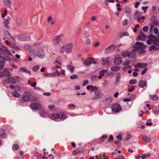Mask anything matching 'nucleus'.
I'll list each match as a JSON object with an SVG mask.
<instances>
[{"label": "nucleus", "instance_id": "4be33fe9", "mask_svg": "<svg viewBox=\"0 0 159 159\" xmlns=\"http://www.w3.org/2000/svg\"><path fill=\"white\" fill-rule=\"evenodd\" d=\"M142 140L144 142H150L151 141V138L147 136H144L142 138Z\"/></svg>", "mask_w": 159, "mask_h": 159}, {"label": "nucleus", "instance_id": "dca6fc26", "mask_svg": "<svg viewBox=\"0 0 159 159\" xmlns=\"http://www.w3.org/2000/svg\"><path fill=\"white\" fill-rule=\"evenodd\" d=\"M49 117L51 119L56 120L57 119V113H52L49 115Z\"/></svg>", "mask_w": 159, "mask_h": 159}, {"label": "nucleus", "instance_id": "c756f323", "mask_svg": "<svg viewBox=\"0 0 159 159\" xmlns=\"http://www.w3.org/2000/svg\"><path fill=\"white\" fill-rule=\"evenodd\" d=\"M20 70L24 71L25 73H28L29 74H31V73L30 71L29 70H28L25 68L20 67Z\"/></svg>", "mask_w": 159, "mask_h": 159}, {"label": "nucleus", "instance_id": "4d7b16f0", "mask_svg": "<svg viewBox=\"0 0 159 159\" xmlns=\"http://www.w3.org/2000/svg\"><path fill=\"white\" fill-rule=\"evenodd\" d=\"M131 137V135L130 134H128L125 138V140H128Z\"/></svg>", "mask_w": 159, "mask_h": 159}, {"label": "nucleus", "instance_id": "5fc2aeb1", "mask_svg": "<svg viewBox=\"0 0 159 159\" xmlns=\"http://www.w3.org/2000/svg\"><path fill=\"white\" fill-rule=\"evenodd\" d=\"M39 68V66H36L34 67L33 68V70L34 71H36L38 70Z\"/></svg>", "mask_w": 159, "mask_h": 159}, {"label": "nucleus", "instance_id": "6e6d98bb", "mask_svg": "<svg viewBox=\"0 0 159 159\" xmlns=\"http://www.w3.org/2000/svg\"><path fill=\"white\" fill-rule=\"evenodd\" d=\"M88 83V81L87 80H85L83 82L82 85L83 86H84L87 84Z\"/></svg>", "mask_w": 159, "mask_h": 159}, {"label": "nucleus", "instance_id": "e2e57ef3", "mask_svg": "<svg viewBox=\"0 0 159 159\" xmlns=\"http://www.w3.org/2000/svg\"><path fill=\"white\" fill-rule=\"evenodd\" d=\"M107 138V136L106 135H103L101 137V140L102 141H104V139H106Z\"/></svg>", "mask_w": 159, "mask_h": 159}, {"label": "nucleus", "instance_id": "2eb2a0df", "mask_svg": "<svg viewBox=\"0 0 159 159\" xmlns=\"http://www.w3.org/2000/svg\"><path fill=\"white\" fill-rule=\"evenodd\" d=\"M147 85L146 82L144 80H141L139 82V87L143 88Z\"/></svg>", "mask_w": 159, "mask_h": 159}, {"label": "nucleus", "instance_id": "8fccbe9b", "mask_svg": "<svg viewBox=\"0 0 159 159\" xmlns=\"http://www.w3.org/2000/svg\"><path fill=\"white\" fill-rule=\"evenodd\" d=\"M122 24L123 26H126L128 24V20H124L122 22Z\"/></svg>", "mask_w": 159, "mask_h": 159}, {"label": "nucleus", "instance_id": "72a5a7b5", "mask_svg": "<svg viewBox=\"0 0 159 159\" xmlns=\"http://www.w3.org/2000/svg\"><path fill=\"white\" fill-rule=\"evenodd\" d=\"M30 52L32 56H34V57H36L37 56V54L35 50L33 49L31 50Z\"/></svg>", "mask_w": 159, "mask_h": 159}, {"label": "nucleus", "instance_id": "49530a36", "mask_svg": "<svg viewBox=\"0 0 159 159\" xmlns=\"http://www.w3.org/2000/svg\"><path fill=\"white\" fill-rule=\"evenodd\" d=\"M109 2H114V0H105V3L107 5H108Z\"/></svg>", "mask_w": 159, "mask_h": 159}, {"label": "nucleus", "instance_id": "a18cd8bd", "mask_svg": "<svg viewBox=\"0 0 159 159\" xmlns=\"http://www.w3.org/2000/svg\"><path fill=\"white\" fill-rule=\"evenodd\" d=\"M137 82L136 80H131L129 82V83L130 84H136Z\"/></svg>", "mask_w": 159, "mask_h": 159}, {"label": "nucleus", "instance_id": "393cba45", "mask_svg": "<svg viewBox=\"0 0 159 159\" xmlns=\"http://www.w3.org/2000/svg\"><path fill=\"white\" fill-rule=\"evenodd\" d=\"M141 15V13L138 11H136L134 14V17L135 19H137L138 20V18H139V17Z\"/></svg>", "mask_w": 159, "mask_h": 159}, {"label": "nucleus", "instance_id": "a878e982", "mask_svg": "<svg viewBox=\"0 0 159 159\" xmlns=\"http://www.w3.org/2000/svg\"><path fill=\"white\" fill-rule=\"evenodd\" d=\"M67 69L68 70L71 71V72H72L74 71L75 69V67L72 65H68L67 66Z\"/></svg>", "mask_w": 159, "mask_h": 159}, {"label": "nucleus", "instance_id": "4468645a", "mask_svg": "<svg viewBox=\"0 0 159 159\" xmlns=\"http://www.w3.org/2000/svg\"><path fill=\"white\" fill-rule=\"evenodd\" d=\"M19 39L25 41L30 39V37L26 35L21 34L19 36Z\"/></svg>", "mask_w": 159, "mask_h": 159}, {"label": "nucleus", "instance_id": "aec40b11", "mask_svg": "<svg viewBox=\"0 0 159 159\" xmlns=\"http://www.w3.org/2000/svg\"><path fill=\"white\" fill-rule=\"evenodd\" d=\"M146 66V65L144 63H139L135 65L134 67L136 68H143Z\"/></svg>", "mask_w": 159, "mask_h": 159}, {"label": "nucleus", "instance_id": "f03ea898", "mask_svg": "<svg viewBox=\"0 0 159 159\" xmlns=\"http://www.w3.org/2000/svg\"><path fill=\"white\" fill-rule=\"evenodd\" d=\"M73 46V44L70 43L67 44L65 46H63L61 48L60 52L63 53L65 51L67 54L70 53L72 51Z\"/></svg>", "mask_w": 159, "mask_h": 159}, {"label": "nucleus", "instance_id": "cd10ccee", "mask_svg": "<svg viewBox=\"0 0 159 159\" xmlns=\"http://www.w3.org/2000/svg\"><path fill=\"white\" fill-rule=\"evenodd\" d=\"M10 18L9 17H7L6 18L4 22V25L6 27H7L9 23Z\"/></svg>", "mask_w": 159, "mask_h": 159}, {"label": "nucleus", "instance_id": "3c124183", "mask_svg": "<svg viewBox=\"0 0 159 159\" xmlns=\"http://www.w3.org/2000/svg\"><path fill=\"white\" fill-rule=\"evenodd\" d=\"M61 58L60 57H58L56 59V61L54 62L55 64L58 63L59 65L61 64V63L60 61H58V60H59Z\"/></svg>", "mask_w": 159, "mask_h": 159}, {"label": "nucleus", "instance_id": "c9c22d12", "mask_svg": "<svg viewBox=\"0 0 159 159\" xmlns=\"http://www.w3.org/2000/svg\"><path fill=\"white\" fill-rule=\"evenodd\" d=\"M49 109L51 110H56L57 108L55 107L54 105H49L48 107Z\"/></svg>", "mask_w": 159, "mask_h": 159}, {"label": "nucleus", "instance_id": "7ed1b4c3", "mask_svg": "<svg viewBox=\"0 0 159 159\" xmlns=\"http://www.w3.org/2000/svg\"><path fill=\"white\" fill-rule=\"evenodd\" d=\"M0 53L3 55H7L8 56L6 57L7 60L10 61L11 60L10 56H11V53L7 49L6 47L2 45H0Z\"/></svg>", "mask_w": 159, "mask_h": 159}, {"label": "nucleus", "instance_id": "4c0bfd02", "mask_svg": "<svg viewBox=\"0 0 159 159\" xmlns=\"http://www.w3.org/2000/svg\"><path fill=\"white\" fill-rule=\"evenodd\" d=\"M150 98L152 100L154 101L157 100L158 98V96L156 94H155L152 96H151Z\"/></svg>", "mask_w": 159, "mask_h": 159}, {"label": "nucleus", "instance_id": "1a4fd4ad", "mask_svg": "<svg viewBox=\"0 0 159 159\" xmlns=\"http://www.w3.org/2000/svg\"><path fill=\"white\" fill-rule=\"evenodd\" d=\"M43 75L45 77H55L57 76H59L60 75V74L58 70H57L55 72L52 73L43 74Z\"/></svg>", "mask_w": 159, "mask_h": 159}, {"label": "nucleus", "instance_id": "58836bf2", "mask_svg": "<svg viewBox=\"0 0 159 159\" xmlns=\"http://www.w3.org/2000/svg\"><path fill=\"white\" fill-rule=\"evenodd\" d=\"M130 62V60H126L122 63V65L124 66H127L129 65Z\"/></svg>", "mask_w": 159, "mask_h": 159}, {"label": "nucleus", "instance_id": "e433bc0d", "mask_svg": "<svg viewBox=\"0 0 159 159\" xmlns=\"http://www.w3.org/2000/svg\"><path fill=\"white\" fill-rule=\"evenodd\" d=\"M131 68L132 66L130 65H128L126 66H123V70L124 71H126L128 69H131Z\"/></svg>", "mask_w": 159, "mask_h": 159}, {"label": "nucleus", "instance_id": "864d4df0", "mask_svg": "<svg viewBox=\"0 0 159 159\" xmlns=\"http://www.w3.org/2000/svg\"><path fill=\"white\" fill-rule=\"evenodd\" d=\"M4 66V63L1 61H0V70H2Z\"/></svg>", "mask_w": 159, "mask_h": 159}, {"label": "nucleus", "instance_id": "423d86ee", "mask_svg": "<svg viewBox=\"0 0 159 159\" xmlns=\"http://www.w3.org/2000/svg\"><path fill=\"white\" fill-rule=\"evenodd\" d=\"M31 95L28 92H25L22 95L21 98L23 101L25 102H29L31 99Z\"/></svg>", "mask_w": 159, "mask_h": 159}, {"label": "nucleus", "instance_id": "09e8293b", "mask_svg": "<svg viewBox=\"0 0 159 159\" xmlns=\"http://www.w3.org/2000/svg\"><path fill=\"white\" fill-rule=\"evenodd\" d=\"M112 46H109L105 50V52L106 53H107L108 52L111 51V50L110 49V48H111Z\"/></svg>", "mask_w": 159, "mask_h": 159}, {"label": "nucleus", "instance_id": "79ce46f5", "mask_svg": "<svg viewBox=\"0 0 159 159\" xmlns=\"http://www.w3.org/2000/svg\"><path fill=\"white\" fill-rule=\"evenodd\" d=\"M91 91L90 92L91 93L92 92H96L97 90V88L96 86H92L91 88Z\"/></svg>", "mask_w": 159, "mask_h": 159}, {"label": "nucleus", "instance_id": "052dcab7", "mask_svg": "<svg viewBox=\"0 0 159 159\" xmlns=\"http://www.w3.org/2000/svg\"><path fill=\"white\" fill-rule=\"evenodd\" d=\"M30 46L28 45H25L24 46V48L26 50H28L30 49Z\"/></svg>", "mask_w": 159, "mask_h": 159}, {"label": "nucleus", "instance_id": "7c9ffc66", "mask_svg": "<svg viewBox=\"0 0 159 159\" xmlns=\"http://www.w3.org/2000/svg\"><path fill=\"white\" fill-rule=\"evenodd\" d=\"M12 95L13 96L15 97L19 98L20 96V94L19 93V92L14 91V92L13 93Z\"/></svg>", "mask_w": 159, "mask_h": 159}, {"label": "nucleus", "instance_id": "bb28decb", "mask_svg": "<svg viewBox=\"0 0 159 159\" xmlns=\"http://www.w3.org/2000/svg\"><path fill=\"white\" fill-rule=\"evenodd\" d=\"M120 68L119 66H114L111 67V70L112 71H117L120 70Z\"/></svg>", "mask_w": 159, "mask_h": 159}, {"label": "nucleus", "instance_id": "f704fd0d", "mask_svg": "<svg viewBox=\"0 0 159 159\" xmlns=\"http://www.w3.org/2000/svg\"><path fill=\"white\" fill-rule=\"evenodd\" d=\"M2 73L4 77V76H8L10 75L9 72L7 70H4L2 71Z\"/></svg>", "mask_w": 159, "mask_h": 159}, {"label": "nucleus", "instance_id": "bf43d9fd", "mask_svg": "<svg viewBox=\"0 0 159 159\" xmlns=\"http://www.w3.org/2000/svg\"><path fill=\"white\" fill-rule=\"evenodd\" d=\"M154 31L155 34H157L158 32V30L157 28H155L154 29Z\"/></svg>", "mask_w": 159, "mask_h": 159}, {"label": "nucleus", "instance_id": "c03bdc74", "mask_svg": "<svg viewBox=\"0 0 159 159\" xmlns=\"http://www.w3.org/2000/svg\"><path fill=\"white\" fill-rule=\"evenodd\" d=\"M15 91H16L18 92H20L21 91L20 87L16 85L15 88Z\"/></svg>", "mask_w": 159, "mask_h": 159}, {"label": "nucleus", "instance_id": "13d9d810", "mask_svg": "<svg viewBox=\"0 0 159 159\" xmlns=\"http://www.w3.org/2000/svg\"><path fill=\"white\" fill-rule=\"evenodd\" d=\"M77 75H71L70 76V78L71 79H75L77 78Z\"/></svg>", "mask_w": 159, "mask_h": 159}, {"label": "nucleus", "instance_id": "9d476101", "mask_svg": "<svg viewBox=\"0 0 159 159\" xmlns=\"http://www.w3.org/2000/svg\"><path fill=\"white\" fill-rule=\"evenodd\" d=\"M45 53L43 49L42 48H39L37 51V56L39 57L42 58L45 56Z\"/></svg>", "mask_w": 159, "mask_h": 159}, {"label": "nucleus", "instance_id": "0e129e2a", "mask_svg": "<svg viewBox=\"0 0 159 159\" xmlns=\"http://www.w3.org/2000/svg\"><path fill=\"white\" fill-rule=\"evenodd\" d=\"M115 159H125V157L123 156L122 155L116 158Z\"/></svg>", "mask_w": 159, "mask_h": 159}, {"label": "nucleus", "instance_id": "ea45409f", "mask_svg": "<svg viewBox=\"0 0 159 159\" xmlns=\"http://www.w3.org/2000/svg\"><path fill=\"white\" fill-rule=\"evenodd\" d=\"M98 76L97 75H93L91 77V79L93 81H95L97 80Z\"/></svg>", "mask_w": 159, "mask_h": 159}, {"label": "nucleus", "instance_id": "37998d69", "mask_svg": "<svg viewBox=\"0 0 159 159\" xmlns=\"http://www.w3.org/2000/svg\"><path fill=\"white\" fill-rule=\"evenodd\" d=\"M19 148V145L17 144H14L12 146V148L15 150H17Z\"/></svg>", "mask_w": 159, "mask_h": 159}, {"label": "nucleus", "instance_id": "b1692460", "mask_svg": "<svg viewBox=\"0 0 159 159\" xmlns=\"http://www.w3.org/2000/svg\"><path fill=\"white\" fill-rule=\"evenodd\" d=\"M4 3L7 7H11V2L10 0H4Z\"/></svg>", "mask_w": 159, "mask_h": 159}, {"label": "nucleus", "instance_id": "f3484780", "mask_svg": "<svg viewBox=\"0 0 159 159\" xmlns=\"http://www.w3.org/2000/svg\"><path fill=\"white\" fill-rule=\"evenodd\" d=\"M57 119L59 118L60 119L64 120L66 118V115L65 113H57Z\"/></svg>", "mask_w": 159, "mask_h": 159}, {"label": "nucleus", "instance_id": "de8ad7c7", "mask_svg": "<svg viewBox=\"0 0 159 159\" xmlns=\"http://www.w3.org/2000/svg\"><path fill=\"white\" fill-rule=\"evenodd\" d=\"M21 20L20 18H18L16 20V23L18 25H20L21 23Z\"/></svg>", "mask_w": 159, "mask_h": 159}, {"label": "nucleus", "instance_id": "0eeeda50", "mask_svg": "<svg viewBox=\"0 0 159 159\" xmlns=\"http://www.w3.org/2000/svg\"><path fill=\"white\" fill-rule=\"evenodd\" d=\"M121 110L120 106L119 104H115L112 107V110L113 112L115 113L120 112Z\"/></svg>", "mask_w": 159, "mask_h": 159}, {"label": "nucleus", "instance_id": "2f4dec72", "mask_svg": "<svg viewBox=\"0 0 159 159\" xmlns=\"http://www.w3.org/2000/svg\"><path fill=\"white\" fill-rule=\"evenodd\" d=\"M158 46L159 45L156 46V47H155L154 45H153L150 47L149 50H157L159 49V47Z\"/></svg>", "mask_w": 159, "mask_h": 159}, {"label": "nucleus", "instance_id": "39448f33", "mask_svg": "<svg viewBox=\"0 0 159 159\" xmlns=\"http://www.w3.org/2000/svg\"><path fill=\"white\" fill-rule=\"evenodd\" d=\"M158 39L154 36H151L147 41V43L150 44L152 43H154L156 46L159 45V35H158Z\"/></svg>", "mask_w": 159, "mask_h": 159}, {"label": "nucleus", "instance_id": "f257e3e1", "mask_svg": "<svg viewBox=\"0 0 159 159\" xmlns=\"http://www.w3.org/2000/svg\"><path fill=\"white\" fill-rule=\"evenodd\" d=\"M145 47V45L143 43L137 42L134 46L133 49L131 50L130 52L127 51H124L121 53V55L124 57L131 56L130 58H131L135 56V55L134 53L132 55L131 54L136 51L140 53H143L144 52V48Z\"/></svg>", "mask_w": 159, "mask_h": 159}, {"label": "nucleus", "instance_id": "20e7f679", "mask_svg": "<svg viewBox=\"0 0 159 159\" xmlns=\"http://www.w3.org/2000/svg\"><path fill=\"white\" fill-rule=\"evenodd\" d=\"M64 37V35L62 34L54 36L52 40V44L55 46L59 44Z\"/></svg>", "mask_w": 159, "mask_h": 159}, {"label": "nucleus", "instance_id": "a19ab883", "mask_svg": "<svg viewBox=\"0 0 159 159\" xmlns=\"http://www.w3.org/2000/svg\"><path fill=\"white\" fill-rule=\"evenodd\" d=\"M40 114L41 116L44 117L46 115V112L44 110H42L40 111Z\"/></svg>", "mask_w": 159, "mask_h": 159}, {"label": "nucleus", "instance_id": "f8f14e48", "mask_svg": "<svg viewBox=\"0 0 159 159\" xmlns=\"http://www.w3.org/2000/svg\"><path fill=\"white\" fill-rule=\"evenodd\" d=\"M30 107L33 110H38L41 108V106L39 103H32L31 104Z\"/></svg>", "mask_w": 159, "mask_h": 159}, {"label": "nucleus", "instance_id": "6e6552de", "mask_svg": "<svg viewBox=\"0 0 159 159\" xmlns=\"http://www.w3.org/2000/svg\"><path fill=\"white\" fill-rule=\"evenodd\" d=\"M114 63L116 65L120 64L122 62V60L120 55H117L115 56L114 59Z\"/></svg>", "mask_w": 159, "mask_h": 159}, {"label": "nucleus", "instance_id": "ddd939ff", "mask_svg": "<svg viewBox=\"0 0 159 159\" xmlns=\"http://www.w3.org/2000/svg\"><path fill=\"white\" fill-rule=\"evenodd\" d=\"M93 58H89L83 61V62L84 65L89 66L92 63L93 61Z\"/></svg>", "mask_w": 159, "mask_h": 159}, {"label": "nucleus", "instance_id": "603ef678", "mask_svg": "<svg viewBox=\"0 0 159 159\" xmlns=\"http://www.w3.org/2000/svg\"><path fill=\"white\" fill-rule=\"evenodd\" d=\"M7 10H5L4 11V12L3 14H2V17H5L7 15Z\"/></svg>", "mask_w": 159, "mask_h": 159}, {"label": "nucleus", "instance_id": "c85d7f7f", "mask_svg": "<svg viewBox=\"0 0 159 159\" xmlns=\"http://www.w3.org/2000/svg\"><path fill=\"white\" fill-rule=\"evenodd\" d=\"M8 82L10 83H15L16 80L15 79L12 77H10L8 79Z\"/></svg>", "mask_w": 159, "mask_h": 159}, {"label": "nucleus", "instance_id": "9b49d317", "mask_svg": "<svg viewBox=\"0 0 159 159\" xmlns=\"http://www.w3.org/2000/svg\"><path fill=\"white\" fill-rule=\"evenodd\" d=\"M94 95L95 96L92 98L93 100H95L97 99L102 97L103 96V94L99 90H96L95 92Z\"/></svg>", "mask_w": 159, "mask_h": 159}, {"label": "nucleus", "instance_id": "680f3d73", "mask_svg": "<svg viewBox=\"0 0 159 159\" xmlns=\"http://www.w3.org/2000/svg\"><path fill=\"white\" fill-rule=\"evenodd\" d=\"M147 70V68H145L144 69V70L142 71L141 72V75H143L146 72Z\"/></svg>", "mask_w": 159, "mask_h": 159}, {"label": "nucleus", "instance_id": "774afa93", "mask_svg": "<svg viewBox=\"0 0 159 159\" xmlns=\"http://www.w3.org/2000/svg\"><path fill=\"white\" fill-rule=\"evenodd\" d=\"M85 43L87 45H89L90 43V40L89 39H87L85 41Z\"/></svg>", "mask_w": 159, "mask_h": 159}, {"label": "nucleus", "instance_id": "69168bd1", "mask_svg": "<svg viewBox=\"0 0 159 159\" xmlns=\"http://www.w3.org/2000/svg\"><path fill=\"white\" fill-rule=\"evenodd\" d=\"M30 85L31 86L33 87H35L36 85V82H34L31 83Z\"/></svg>", "mask_w": 159, "mask_h": 159}, {"label": "nucleus", "instance_id": "a211bd4d", "mask_svg": "<svg viewBox=\"0 0 159 159\" xmlns=\"http://www.w3.org/2000/svg\"><path fill=\"white\" fill-rule=\"evenodd\" d=\"M102 64L103 66H108L110 61L108 58L104 59L103 58H102Z\"/></svg>", "mask_w": 159, "mask_h": 159}, {"label": "nucleus", "instance_id": "473e14b6", "mask_svg": "<svg viewBox=\"0 0 159 159\" xmlns=\"http://www.w3.org/2000/svg\"><path fill=\"white\" fill-rule=\"evenodd\" d=\"M124 10L125 12L127 14H130L131 13L130 9L128 7H125Z\"/></svg>", "mask_w": 159, "mask_h": 159}, {"label": "nucleus", "instance_id": "6ab92c4d", "mask_svg": "<svg viewBox=\"0 0 159 159\" xmlns=\"http://www.w3.org/2000/svg\"><path fill=\"white\" fill-rule=\"evenodd\" d=\"M146 36L143 33H140L139 34L138 38V39L141 40H143L146 38Z\"/></svg>", "mask_w": 159, "mask_h": 159}, {"label": "nucleus", "instance_id": "5701e85b", "mask_svg": "<svg viewBox=\"0 0 159 159\" xmlns=\"http://www.w3.org/2000/svg\"><path fill=\"white\" fill-rule=\"evenodd\" d=\"M0 136L2 138H5L6 137L5 131L2 129H0Z\"/></svg>", "mask_w": 159, "mask_h": 159}, {"label": "nucleus", "instance_id": "338daca9", "mask_svg": "<svg viewBox=\"0 0 159 159\" xmlns=\"http://www.w3.org/2000/svg\"><path fill=\"white\" fill-rule=\"evenodd\" d=\"M139 4H140V3L139 2H136L135 3L134 7L135 8H137L138 7L139 5Z\"/></svg>", "mask_w": 159, "mask_h": 159}, {"label": "nucleus", "instance_id": "412c9836", "mask_svg": "<svg viewBox=\"0 0 159 159\" xmlns=\"http://www.w3.org/2000/svg\"><path fill=\"white\" fill-rule=\"evenodd\" d=\"M107 72V70H102L99 72V74L100 75L98 76V78L101 79L102 78V76H103L105 73Z\"/></svg>", "mask_w": 159, "mask_h": 159}]
</instances>
